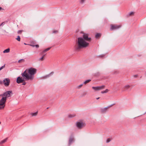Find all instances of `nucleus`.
I'll list each match as a JSON object with an SVG mask.
<instances>
[{"label":"nucleus","mask_w":146,"mask_h":146,"mask_svg":"<svg viewBox=\"0 0 146 146\" xmlns=\"http://www.w3.org/2000/svg\"><path fill=\"white\" fill-rule=\"evenodd\" d=\"M1 9H2V8L1 7H0V10H1Z\"/></svg>","instance_id":"obj_34"},{"label":"nucleus","mask_w":146,"mask_h":146,"mask_svg":"<svg viewBox=\"0 0 146 146\" xmlns=\"http://www.w3.org/2000/svg\"><path fill=\"white\" fill-rule=\"evenodd\" d=\"M3 83V82L1 81L0 80V84H2Z\"/></svg>","instance_id":"obj_31"},{"label":"nucleus","mask_w":146,"mask_h":146,"mask_svg":"<svg viewBox=\"0 0 146 146\" xmlns=\"http://www.w3.org/2000/svg\"><path fill=\"white\" fill-rule=\"evenodd\" d=\"M107 108H104V109H102L101 110V111L102 113L106 112L107 111Z\"/></svg>","instance_id":"obj_13"},{"label":"nucleus","mask_w":146,"mask_h":146,"mask_svg":"<svg viewBox=\"0 0 146 146\" xmlns=\"http://www.w3.org/2000/svg\"><path fill=\"white\" fill-rule=\"evenodd\" d=\"M49 75H47V76H45L44 77H43L42 78H44V79H45V78H46L47 77H49Z\"/></svg>","instance_id":"obj_26"},{"label":"nucleus","mask_w":146,"mask_h":146,"mask_svg":"<svg viewBox=\"0 0 146 146\" xmlns=\"http://www.w3.org/2000/svg\"><path fill=\"white\" fill-rule=\"evenodd\" d=\"M101 36V34L100 33H97L95 35L96 37V38H98Z\"/></svg>","instance_id":"obj_12"},{"label":"nucleus","mask_w":146,"mask_h":146,"mask_svg":"<svg viewBox=\"0 0 146 146\" xmlns=\"http://www.w3.org/2000/svg\"><path fill=\"white\" fill-rule=\"evenodd\" d=\"M5 64H4L3 66H1L0 68V70H2V69H3V68H5Z\"/></svg>","instance_id":"obj_22"},{"label":"nucleus","mask_w":146,"mask_h":146,"mask_svg":"<svg viewBox=\"0 0 146 146\" xmlns=\"http://www.w3.org/2000/svg\"><path fill=\"white\" fill-rule=\"evenodd\" d=\"M25 61V60L24 59H21L19 60L18 61V62L19 63H21L24 62Z\"/></svg>","instance_id":"obj_15"},{"label":"nucleus","mask_w":146,"mask_h":146,"mask_svg":"<svg viewBox=\"0 0 146 146\" xmlns=\"http://www.w3.org/2000/svg\"><path fill=\"white\" fill-rule=\"evenodd\" d=\"M134 13L133 12H130L129 14H128V16H132L134 15Z\"/></svg>","instance_id":"obj_18"},{"label":"nucleus","mask_w":146,"mask_h":146,"mask_svg":"<svg viewBox=\"0 0 146 146\" xmlns=\"http://www.w3.org/2000/svg\"><path fill=\"white\" fill-rule=\"evenodd\" d=\"M108 92V90L106 89L105 90L103 91H102L101 93H102L103 94V93H104L107 92Z\"/></svg>","instance_id":"obj_21"},{"label":"nucleus","mask_w":146,"mask_h":146,"mask_svg":"<svg viewBox=\"0 0 146 146\" xmlns=\"http://www.w3.org/2000/svg\"><path fill=\"white\" fill-rule=\"evenodd\" d=\"M1 122H0V124H1Z\"/></svg>","instance_id":"obj_35"},{"label":"nucleus","mask_w":146,"mask_h":146,"mask_svg":"<svg viewBox=\"0 0 146 146\" xmlns=\"http://www.w3.org/2000/svg\"><path fill=\"white\" fill-rule=\"evenodd\" d=\"M76 126L79 129H81L85 125V123L83 121H81L77 122Z\"/></svg>","instance_id":"obj_5"},{"label":"nucleus","mask_w":146,"mask_h":146,"mask_svg":"<svg viewBox=\"0 0 146 146\" xmlns=\"http://www.w3.org/2000/svg\"><path fill=\"white\" fill-rule=\"evenodd\" d=\"M7 139H5L0 142V144H2L5 142L7 141Z\"/></svg>","instance_id":"obj_16"},{"label":"nucleus","mask_w":146,"mask_h":146,"mask_svg":"<svg viewBox=\"0 0 146 146\" xmlns=\"http://www.w3.org/2000/svg\"><path fill=\"white\" fill-rule=\"evenodd\" d=\"M38 114V112H36L35 113H31V115L32 116H36Z\"/></svg>","instance_id":"obj_14"},{"label":"nucleus","mask_w":146,"mask_h":146,"mask_svg":"<svg viewBox=\"0 0 146 146\" xmlns=\"http://www.w3.org/2000/svg\"><path fill=\"white\" fill-rule=\"evenodd\" d=\"M99 98H96V99L98 100V99H99Z\"/></svg>","instance_id":"obj_33"},{"label":"nucleus","mask_w":146,"mask_h":146,"mask_svg":"<svg viewBox=\"0 0 146 146\" xmlns=\"http://www.w3.org/2000/svg\"><path fill=\"white\" fill-rule=\"evenodd\" d=\"M121 26L120 25H111L110 30H116L120 28Z\"/></svg>","instance_id":"obj_7"},{"label":"nucleus","mask_w":146,"mask_h":146,"mask_svg":"<svg viewBox=\"0 0 146 146\" xmlns=\"http://www.w3.org/2000/svg\"><path fill=\"white\" fill-rule=\"evenodd\" d=\"M90 81H91V80H86V81H85L84 82V84H86L87 83L89 82Z\"/></svg>","instance_id":"obj_19"},{"label":"nucleus","mask_w":146,"mask_h":146,"mask_svg":"<svg viewBox=\"0 0 146 146\" xmlns=\"http://www.w3.org/2000/svg\"><path fill=\"white\" fill-rule=\"evenodd\" d=\"M16 39L18 40V41H20V38L19 36H18L17 38H16Z\"/></svg>","instance_id":"obj_23"},{"label":"nucleus","mask_w":146,"mask_h":146,"mask_svg":"<svg viewBox=\"0 0 146 146\" xmlns=\"http://www.w3.org/2000/svg\"><path fill=\"white\" fill-rule=\"evenodd\" d=\"M36 72V69L33 68H31L27 69L21 74L23 77H18L17 79V82L18 84L22 83L24 81H32L35 78V75Z\"/></svg>","instance_id":"obj_1"},{"label":"nucleus","mask_w":146,"mask_h":146,"mask_svg":"<svg viewBox=\"0 0 146 146\" xmlns=\"http://www.w3.org/2000/svg\"><path fill=\"white\" fill-rule=\"evenodd\" d=\"M35 46L36 47V48H38L39 47V45H35Z\"/></svg>","instance_id":"obj_30"},{"label":"nucleus","mask_w":146,"mask_h":146,"mask_svg":"<svg viewBox=\"0 0 146 146\" xmlns=\"http://www.w3.org/2000/svg\"><path fill=\"white\" fill-rule=\"evenodd\" d=\"M10 80L9 79L6 78L4 79L3 81V83L5 86H8L10 84Z\"/></svg>","instance_id":"obj_6"},{"label":"nucleus","mask_w":146,"mask_h":146,"mask_svg":"<svg viewBox=\"0 0 146 146\" xmlns=\"http://www.w3.org/2000/svg\"><path fill=\"white\" fill-rule=\"evenodd\" d=\"M10 49L9 48H8L6 49L5 50L3 51V52L4 53H8L10 52Z\"/></svg>","instance_id":"obj_11"},{"label":"nucleus","mask_w":146,"mask_h":146,"mask_svg":"<svg viewBox=\"0 0 146 146\" xmlns=\"http://www.w3.org/2000/svg\"><path fill=\"white\" fill-rule=\"evenodd\" d=\"M58 32V31H56V30H54L53 31L52 33H57Z\"/></svg>","instance_id":"obj_25"},{"label":"nucleus","mask_w":146,"mask_h":146,"mask_svg":"<svg viewBox=\"0 0 146 146\" xmlns=\"http://www.w3.org/2000/svg\"><path fill=\"white\" fill-rule=\"evenodd\" d=\"M110 141V139H108L106 140V142L107 143L109 142Z\"/></svg>","instance_id":"obj_27"},{"label":"nucleus","mask_w":146,"mask_h":146,"mask_svg":"<svg viewBox=\"0 0 146 146\" xmlns=\"http://www.w3.org/2000/svg\"><path fill=\"white\" fill-rule=\"evenodd\" d=\"M74 140V139L73 138H70L69 139V145H70V144H71V143Z\"/></svg>","instance_id":"obj_10"},{"label":"nucleus","mask_w":146,"mask_h":146,"mask_svg":"<svg viewBox=\"0 0 146 146\" xmlns=\"http://www.w3.org/2000/svg\"><path fill=\"white\" fill-rule=\"evenodd\" d=\"M54 74V72H51V73H50V74Z\"/></svg>","instance_id":"obj_32"},{"label":"nucleus","mask_w":146,"mask_h":146,"mask_svg":"<svg viewBox=\"0 0 146 146\" xmlns=\"http://www.w3.org/2000/svg\"><path fill=\"white\" fill-rule=\"evenodd\" d=\"M83 86V84H81L77 87V88L80 89Z\"/></svg>","instance_id":"obj_20"},{"label":"nucleus","mask_w":146,"mask_h":146,"mask_svg":"<svg viewBox=\"0 0 146 146\" xmlns=\"http://www.w3.org/2000/svg\"><path fill=\"white\" fill-rule=\"evenodd\" d=\"M5 24V22H3L2 23H1V24L0 25V27L3 25H4V24Z\"/></svg>","instance_id":"obj_29"},{"label":"nucleus","mask_w":146,"mask_h":146,"mask_svg":"<svg viewBox=\"0 0 146 146\" xmlns=\"http://www.w3.org/2000/svg\"><path fill=\"white\" fill-rule=\"evenodd\" d=\"M12 94V91H7L3 94L0 95V96L3 97L2 99L0 100V110L3 109L5 106V103L7 100V98L11 96V94Z\"/></svg>","instance_id":"obj_3"},{"label":"nucleus","mask_w":146,"mask_h":146,"mask_svg":"<svg viewBox=\"0 0 146 146\" xmlns=\"http://www.w3.org/2000/svg\"><path fill=\"white\" fill-rule=\"evenodd\" d=\"M25 80L24 79V82H22V83H23L22 85H25L26 84V82L25 81Z\"/></svg>","instance_id":"obj_24"},{"label":"nucleus","mask_w":146,"mask_h":146,"mask_svg":"<svg viewBox=\"0 0 146 146\" xmlns=\"http://www.w3.org/2000/svg\"><path fill=\"white\" fill-rule=\"evenodd\" d=\"M81 33L83 34V37L78 38L74 46L75 49L77 51H79L82 48L88 46L89 45V42L91 40V38L88 37V34L83 32Z\"/></svg>","instance_id":"obj_2"},{"label":"nucleus","mask_w":146,"mask_h":146,"mask_svg":"<svg viewBox=\"0 0 146 146\" xmlns=\"http://www.w3.org/2000/svg\"><path fill=\"white\" fill-rule=\"evenodd\" d=\"M85 0H81L80 3H83Z\"/></svg>","instance_id":"obj_28"},{"label":"nucleus","mask_w":146,"mask_h":146,"mask_svg":"<svg viewBox=\"0 0 146 146\" xmlns=\"http://www.w3.org/2000/svg\"><path fill=\"white\" fill-rule=\"evenodd\" d=\"M50 49V48H48L42 51V52H40V54L41 55H42V56L41 57L39 58V60L40 61H43L44 59V56L46 54L45 53L48 50H49Z\"/></svg>","instance_id":"obj_4"},{"label":"nucleus","mask_w":146,"mask_h":146,"mask_svg":"<svg viewBox=\"0 0 146 146\" xmlns=\"http://www.w3.org/2000/svg\"><path fill=\"white\" fill-rule=\"evenodd\" d=\"M75 115H76L74 114H71L69 115H68V117H69L72 118V117H74V116H75Z\"/></svg>","instance_id":"obj_17"},{"label":"nucleus","mask_w":146,"mask_h":146,"mask_svg":"<svg viewBox=\"0 0 146 146\" xmlns=\"http://www.w3.org/2000/svg\"><path fill=\"white\" fill-rule=\"evenodd\" d=\"M105 87L104 86H102L97 87H92V88L95 91L99 90H102Z\"/></svg>","instance_id":"obj_8"},{"label":"nucleus","mask_w":146,"mask_h":146,"mask_svg":"<svg viewBox=\"0 0 146 146\" xmlns=\"http://www.w3.org/2000/svg\"><path fill=\"white\" fill-rule=\"evenodd\" d=\"M131 86L129 85H125L123 88V89L124 90H126L129 89L130 87Z\"/></svg>","instance_id":"obj_9"}]
</instances>
